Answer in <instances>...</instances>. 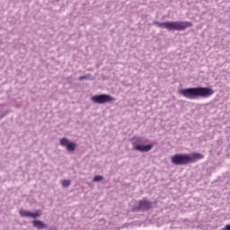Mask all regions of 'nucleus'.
Masks as SVG:
<instances>
[{
    "label": "nucleus",
    "mask_w": 230,
    "mask_h": 230,
    "mask_svg": "<svg viewBox=\"0 0 230 230\" xmlns=\"http://www.w3.org/2000/svg\"><path fill=\"white\" fill-rule=\"evenodd\" d=\"M103 179L102 176L97 175L93 178V182H100Z\"/></svg>",
    "instance_id": "4468645a"
},
{
    "label": "nucleus",
    "mask_w": 230,
    "mask_h": 230,
    "mask_svg": "<svg viewBox=\"0 0 230 230\" xmlns=\"http://www.w3.org/2000/svg\"><path fill=\"white\" fill-rule=\"evenodd\" d=\"M152 208V202L146 200V199H142L138 202V209L141 211H146L148 209H151Z\"/></svg>",
    "instance_id": "39448f33"
},
{
    "label": "nucleus",
    "mask_w": 230,
    "mask_h": 230,
    "mask_svg": "<svg viewBox=\"0 0 230 230\" xmlns=\"http://www.w3.org/2000/svg\"><path fill=\"white\" fill-rule=\"evenodd\" d=\"M40 215H42V213L40 210H37L35 212H30V217L31 218H38V217H40Z\"/></svg>",
    "instance_id": "1a4fd4ad"
},
{
    "label": "nucleus",
    "mask_w": 230,
    "mask_h": 230,
    "mask_svg": "<svg viewBox=\"0 0 230 230\" xmlns=\"http://www.w3.org/2000/svg\"><path fill=\"white\" fill-rule=\"evenodd\" d=\"M21 217H30V211L28 210H22V209H20L19 211Z\"/></svg>",
    "instance_id": "ddd939ff"
},
{
    "label": "nucleus",
    "mask_w": 230,
    "mask_h": 230,
    "mask_svg": "<svg viewBox=\"0 0 230 230\" xmlns=\"http://www.w3.org/2000/svg\"><path fill=\"white\" fill-rule=\"evenodd\" d=\"M135 143L137 145V144H139V143H143V138H141V137H137V138H135Z\"/></svg>",
    "instance_id": "2eb2a0df"
},
{
    "label": "nucleus",
    "mask_w": 230,
    "mask_h": 230,
    "mask_svg": "<svg viewBox=\"0 0 230 230\" xmlns=\"http://www.w3.org/2000/svg\"><path fill=\"white\" fill-rule=\"evenodd\" d=\"M60 145L61 146H67L69 145V140H67L66 137H63L60 139Z\"/></svg>",
    "instance_id": "9b49d317"
},
{
    "label": "nucleus",
    "mask_w": 230,
    "mask_h": 230,
    "mask_svg": "<svg viewBox=\"0 0 230 230\" xmlns=\"http://www.w3.org/2000/svg\"><path fill=\"white\" fill-rule=\"evenodd\" d=\"M204 157V155L200 153H192L190 155L186 154H176L171 157L172 164L175 166H186V164H191L200 161Z\"/></svg>",
    "instance_id": "f03ea898"
},
{
    "label": "nucleus",
    "mask_w": 230,
    "mask_h": 230,
    "mask_svg": "<svg viewBox=\"0 0 230 230\" xmlns=\"http://www.w3.org/2000/svg\"><path fill=\"white\" fill-rule=\"evenodd\" d=\"M85 78H87V75H84V76L79 77V80H85Z\"/></svg>",
    "instance_id": "dca6fc26"
},
{
    "label": "nucleus",
    "mask_w": 230,
    "mask_h": 230,
    "mask_svg": "<svg viewBox=\"0 0 230 230\" xmlns=\"http://www.w3.org/2000/svg\"><path fill=\"white\" fill-rule=\"evenodd\" d=\"M32 226L37 229H45L46 227V225L43 224L42 221H39V220L33 221Z\"/></svg>",
    "instance_id": "0eeeda50"
},
{
    "label": "nucleus",
    "mask_w": 230,
    "mask_h": 230,
    "mask_svg": "<svg viewBox=\"0 0 230 230\" xmlns=\"http://www.w3.org/2000/svg\"><path fill=\"white\" fill-rule=\"evenodd\" d=\"M180 93L188 100H197V98H209L215 94V91L209 87H192L182 89Z\"/></svg>",
    "instance_id": "f257e3e1"
},
{
    "label": "nucleus",
    "mask_w": 230,
    "mask_h": 230,
    "mask_svg": "<svg viewBox=\"0 0 230 230\" xmlns=\"http://www.w3.org/2000/svg\"><path fill=\"white\" fill-rule=\"evenodd\" d=\"M193 23L190 22H167V30L176 31H184L186 28H191Z\"/></svg>",
    "instance_id": "7ed1b4c3"
},
{
    "label": "nucleus",
    "mask_w": 230,
    "mask_h": 230,
    "mask_svg": "<svg viewBox=\"0 0 230 230\" xmlns=\"http://www.w3.org/2000/svg\"><path fill=\"white\" fill-rule=\"evenodd\" d=\"M226 230H230V225H226L225 227Z\"/></svg>",
    "instance_id": "f3484780"
},
{
    "label": "nucleus",
    "mask_w": 230,
    "mask_h": 230,
    "mask_svg": "<svg viewBox=\"0 0 230 230\" xmlns=\"http://www.w3.org/2000/svg\"><path fill=\"white\" fill-rule=\"evenodd\" d=\"M76 149V145L73 142L68 143V145H66V150H68L69 152H75V150Z\"/></svg>",
    "instance_id": "6e6552de"
},
{
    "label": "nucleus",
    "mask_w": 230,
    "mask_h": 230,
    "mask_svg": "<svg viewBox=\"0 0 230 230\" xmlns=\"http://www.w3.org/2000/svg\"><path fill=\"white\" fill-rule=\"evenodd\" d=\"M61 184H62L63 188H67L68 186L71 185V181H69V180H63L61 181Z\"/></svg>",
    "instance_id": "f8f14e48"
},
{
    "label": "nucleus",
    "mask_w": 230,
    "mask_h": 230,
    "mask_svg": "<svg viewBox=\"0 0 230 230\" xmlns=\"http://www.w3.org/2000/svg\"><path fill=\"white\" fill-rule=\"evenodd\" d=\"M155 24L158 26V28H164L165 30H168V22H155Z\"/></svg>",
    "instance_id": "9d476101"
},
{
    "label": "nucleus",
    "mask_w": 230,
    "mask_h": 230,
    "mask_svg": "<svg viewBox=\"0 0 230 230\" xmlns=\"http://www.w3.org/2000/svg\"><path fill=\"white\" fill-rule=\"evenodd\" d=\"M152 148H154L153 145H147V146L137 145L134 146V149L137 150V152H150Z\"/></svg>",
    "instance_id": "423d86ee"
},
{
    "label": "nucleus",
    "mask_w": 230,
    "mask_h": 230,
    "mask_svg": "<svg viewBox=\"0 0 230 230\" xmlns=\"http://www.w3.org/2000/svg\"><path fill=\"white\" fill-rule=\"evenodd\" d=\"M114 100L116 99L109 94H100L92 97V102H93L94 103H99L101 105H102L103 103H110L111 102H114Z\"/></svg>",
    "instance_id": "20e7f679"
}]
</instances>
